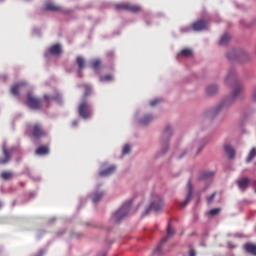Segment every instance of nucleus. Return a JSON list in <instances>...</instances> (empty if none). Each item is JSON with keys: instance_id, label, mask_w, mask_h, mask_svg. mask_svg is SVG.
Wrapping results in <instances>:
<instances>
[{"instance_id": "nucleus-5", "label": "nucleus", "mask_w": 256, "mask_h": 256, "mask_svg": "<svg viewBox=\"0 0 256 256\" xmlns=\"http://www.w3.org/2000/svg\"><path fill=\"white\" fill-rule=\"evenodd\" d=\"M115 9L117 11H127L130 13H140L142 11L141 6L139 5H134L131 3H121V4H117L115 5Z\"/></svg>"}, {"instance_id": "nucleus-35", "label": "nucleus", "mask_w": 256, "mask_h": 256, "mask_svg": "<svg viewBox=\"0 0 256 256\" xmlns=\"http://www.w3.org/2000/svg\"><path fill=\"white\" fill-rule=\"evenodd\" d=\"M130 152H131V146L129 144H125L122 149V154L127 155V154H130Z\"/></svg>"}, {"instance_id": "nucleus-3", "label": "nucleus", "mask_w": 256, "mask_h": 256, "mask_svg": "<svg viewBox=\"0 0 256 256\" xmlns=\"http://www.w3.org/2000/svg\"><path fill=\"white\" fill-rule=\"evenodd\" d=\"M25 134L34 139L44 138L47 133L40 122H35L33 124H28L25 129Z\"/></svg>"}, {"instance_id": "nucleus-36", "label": "nucleus", "mask_w": 256, "mask_h": 256, "mask_svg": "<svg viewBox=\"0 0 256 256\" xmlns=\"http://www.w3.org/2000/svg\"><path fill=\"white\" fill-rule=\"evenodd\" d=\"M162 102L161 99L157 98V99H154L150 102V106L151 107H156L158 104H160Z\"/></svg>"}, {"instance_id": "nucleus-32", "label": "nucleus", "mask_w": 256, "mask_h": 256, "mask_svg": "<svg viewBox=\"0 0 256 256\" xmlns=\"http://www.w3.org/2000/svg\"><path fill=\"white\" fill-rule=\"evenodd\" d=\"M112 80H113L112 74H106V75L100 77L101 82H110Z\"/></svg>"}, {"instance_id": "nucleus-19", "label": "nucleus", "mask_w": 256, "mask_h": 256, "mask_svg": "<svg viewBox=\"0 0 256 256\" xmlns=\"http://www.w3.org/2000/svg\"><path fill=\"white\" fill-rule=\"evenodd\" d=\"M3 156H4L3 158H0V165L7 164L11 159V153L5 147H3Z\"/></svg>"}, {"instance_id": "nucleus-40", "label": "nucleus", "mask_w": 256, "mask_h": 256, "mask_svg": "<svg viewBox=\"0 0 256 256\" xmlns=\"http://www.w3.org/2000/svg\"><path fill=\"white\" fill-rule=\"evenodd\" d=\"M72 125H73V126H77V125H78V121H73V122H72Z\"/></svg>"}, {"instance_id": "nucleus-14", "label": "nucleus", "mask_w": 256, "mask_h": 256, "mask_svg": "<svg viewBox=\"0 0 256 256\" xmlns=\"http://www.w3.org/2000/svg\"><path fill=\"white\" fill-rule=\"evenodd\" d=\"M224 150L229 159H234L236 157V150L231 144H225Z\"/></svg>"}, {"instance_id": "nucleus-29", "label": "nucleus", "mask_w": 256, "mask_h": 256, "mask_svg": "<svg viewBox=\"0 0 256 256\" xmlns=\"http://www.w3.org/2000/svg\"><path fill=\"white\" fill-rule=\"evenodd\" d=\"M255 157H256V147H253L249 152L248 156L246 157V162L250 163L251 161H253V159H255Z\"/></svg>"}, {"instance_id": "nucleus-27", "label": "nucleus", "mask_w": 256, "mask_h": 256, "mask_svg": "<svg viewBox=\"0 0 256 256\" xmlns=\"http://www.w3.org/2000/svg\"><path fill=\"white\" fill-rule=\"evenodd\" d=\"M218 92V86L217 85H210L206 88V93L209 96L215 95Z\"/></svg>"}, {"instance_id": "nucleus-4", "label": "nucleus", "mask_w": 256, "mask_h": 256, "mask_svg": "<svg viewBox=\"0 0 256 256\" xmlns=\"http://www.w3.org/2000/svg\"><path fill=\"white\" fill-rule=\"evenodd\" d=\"M132 205V201L124 203L113 215V219L116 223H119L122 219H124L130 211Z\"/></svg>"}, {"instance_id": "nucleus-38", "label": "nucleus", "mask_w": 256, "mask_h": 256, "mask_svg": "<svg viewBox=\"0 0 256 256\" xmlns=\"http://www.w3.org/2000/svg\"><path fill=\"white\" fill-rule=\"evenodd\" d=\"M189 256H197V252L194 248H191L189 251Z\"/></svg>"}, {"instance_id": "nucleus-22", "label": "nucleus", "mask_w": 256, "mask_h": 256, "mask_svg": "<svg viewBox=\"0 0 256 256\" xmlns=\"http://www.w3.org/2000/svg\"><path fill=\"white\" fill-rule=\"evenodd\" d=\"M173 134L172 127L170 125H167L166 128L163 131L162 139L164 141H167Z\"/></svg>"}, {"instance_id": "nucleus-23", "label": "nucleus", "mask_w": 256, "mask_h": 256, "mask_svg": "<svg viewBox=\"0 0 256 256\" xmlns=\"http://www.w3.org/2000/svg\"><path fill=\"white\" fill-rule=\"evenodd\" d=\"M102 65V61L100 59H94L90 62V66L94 71H98Z\"/></svg>"}, {"instance_id": "nucleus-11", "label": "nucleus", "mask_w": 256, "mask_h": 256, "mask_svg": "<svg viewBox=\"0 0 256 256\" xmlns=\"http://www.w3.org/2000/svg\"><path fill=\"white\" fill-rule=\"evenodd\" d=\"M237 185L241 191H246L251 185V179L249 177H243L237 181Z\"/></svg>"}, {"instance_id": "nucleus-2", "label": "nucleus", "mask_w": 256, "mask_h": 256, "mask_svg": "<svg viewBox=\"0 0 256 256\" xmlns=\"http://www.w3.org/2000/svg\"><path fill=\"white\" fill-rule=\"evenodd\" d=\"M229 80H233V84L232 93L227 100L229 102H233L244 94V85L242 82L235 79V72H229V74L227 75V81Z\"/></svg>"}, {"instance_id": "nucleus-41", "label": "nucleus", "mask_w": 256, "mask_h": 256, "mask_svg": "<svg viewBox=\"0 0 256 256\" xmlns=\"http://www.w3.org/2000/svg\"><path fill=\"white\" fill-rule=\"evenodd\" d=\"M2 207V203L0 202V208Z\"/></svg>"}, {"instance_id": "nucleus-10", "label": "nucleus", "mask_w": 256, "mask_h": 256, "mask_svg": "<svg viewBox=\"0 0 256 256\" xmlns=\"http://www.w3.org/2000/svg\"><path fill=\"white\" fill-rule=\"evenodd\" d=\"M209 23L208 21L204 20V19H200L198 21H195L192 24V29L195 32H202L208 29Z\"/></svg>"}, {"instance_id": "nucleus-13", "label": "nucleus", "mask_w": 256, "mask_h": 256, "mask_svg": "<svg viewBox=\"0 0 256 256\" xmlns=\"http://www.w3.org/2000/svg\"><path fill=\"white\" fill-rule=\"evenodd\" d=\"M44 11H48V12H63V8L52 3V2H48L45 5Z\"/></svg>"}, {"instance_id": "nucleus-33", "label": "nucleus", "mask_w": 256, "mask_h": 256, "mask_svg": "<svg viewBox=\"0 0 256 256\" xmlns=\"http://www.w3.org/2000/svg\"><path fill=\"white\" fill-rule=\"evenodd\" d=\"M216 196H217V192H213L210 196H208L206 198L207 204L211 205L214 202Z\"/></svg>"}, {"instance_id": "nucleus-9", "label": "nucleus", "mask_w": 256, "mask_h": 256, "mask_svg": "<svg viewBox=\"0 0 256 256\" xmlns=\"http://www.w3.org/2000/svg\"><path fill=\"white\" fill-rule=\"evenodd\" d=\"M187 190H188V193L186 195L185 200L180 203L181 208H185L189 204V202L192 200V197L194 194V186L192 185L191 181H188L187 183Z\"/></svg>"}, {"instance_id": "nucleus-1", "label": "nucleus", "mask_w": 256, "mask_h": 256, "mask_svg": "<svg viewBox=\"0 0 256 256\" xmlns=\"http://www.w3.org/2000/svg\"><path fill=\"white\" fill-rule=\"evenodd\" d=\"M92 93V88L88 85L85 86V92H84V98L81 100V102L78 105V114L79 117L88 120L92 117L93 112L91 109V105L87 101V97L90 96Z\"/></svg>"}, {"instance_id": "nucleus-34", "label": "nucleus", "mask_w": 256, "mask_h": 256, "mask_svg": "<svg viewBox=\"0 0 256 256\" xmlns=\"http://www.w3.org/2000/svg\"><path fill=\"white\" fill-rule=\"evenodd\" d=\"M221 212V208H213L209 211V216H217Z\"/></svg>"}, {"instance_id": "nucleus-39", "label": "nucleus", "mask_w": 256, "mask_h": 256, "mask_svg": "<svg viewBox=\"0 0 256 256\" xmlns=\"http://www.w3.org/2000/svg\"><path fill=\"white\" fill-rule=\"evenodd\" d=\"M168 149H169L168 144H164V146L162 147L163 154H165L168 151Z\"/></svg>"}, {"instance_id": "nucleus-12", "label": "nucleus", "mask_w": 256, "mask_h": 256, "mask_svg": "<svg viewBox=\"0 0 256 256\" xmlns=\"http://www.w3.org/2000/svg\"><path fill=\"white\" fill-rule=\"evenodd\" d=\"M246 253L256 256V243L246 242L243 246Z\"/></svg>"}, {"instance_id": "nucleus-28", "label": "nucleus", "mask_w": 256, "mask_h": 256, "mask_svg": "<svg viewBox=\"0 0 256 256\" xmlns=\"http://www.w3.org/2000/svg\"><path fill=\"white\" fill-rule=\"evenodd\" d=\"M180 55L185 58H190L193 56V50L189 49V48H184V49H182Z\"/></svg>"}, {"instance_id": "nucleus-20", "label": "nucleus", "mask_w": 256, "mask_h": 256, "mask_svg": "<svg viewBox=\"0 0 256 256\" xmlns=\"http://www.w3.org/2000/svg\"><path fill=\"white\" fill-rule=\"evenodd\" d=\"M116 171V166L115 165H112L102 171L99 172V175L101 177H107V176H110L112 175L114 172Z\"/></svg>"}, {"instance_id": "nucleus-24", "label": "nucleus", "mask_w": 256, "mask_h": 256, "mask_svg": "<svg viewBox=\"0 0 256 256\" xmlns=\"http://www.w3.org/2000/svg\"><path fill=\"white\" fill-rule=\"evenodd\" d=\"M152 121H153V116L151 114H147V115H144L143 118L140 120V124L147 126Z\"/></svg>"}, {"instance_id": "nucleus-15", "label": "nucleus", "mask_w": 256, "mask_h": 256, "mask_svg": "<svg viewBox=\"0 0 256 256\" xmlns=\"http://www.w3.org/2000/svg\"><path fill=\"white\" fill-rule=\"evenodd\" d=\"M26 86V83L25 82H20V83H17V84H14L11 89H10V92L13 96H19L20 94V89L22 87H25Z\"/></svg>"}, {"instance_id": "nucleus-18", "label": "nucleus", "mask_w": 256, "mask_h": 256, "mask_svg": "<svg viewBox=\"0 0 256 256\" xmlns=\"http://www.w3.org/2000/svg\"><path fill=\"white\" fill-rule=\"evenodd\" d=\"M214 176H215V173L213 171H202L199 175V180L200 181L212 180Z\"/></svg>"}, {"instance_id": "nucleus-6", "label": "nucleus", "mask_w": 256, "mask_h": 256, "mask_svg": "<svg viewBox=\"0 0 256 256\" xmlns=\"http://www.w3.org/2000/svg\"><path fill=\"white\" fill-rule=\"evenodd\" d=\"M26 105L32 110H40L42 108V101L29 92L27 94Z\"/></svg>"}, {"instance_id": "nucleus-17", "label": "nucleus", "mask_w": 256, "mask_h": 256, "mask_svg": "<svg viewBox=\"0 0 256 256\" xmlns=\"http://www.w3.org/2000/svg\"><path fill=\"white\" fill-rule=\"evenodd\" d=\"M49 153H50V148L47 145L39 146L35 150V154L38 155V156H45V155H48Z\"/></svg>"}, {"instance_id": "nucleus-37", "label": "nucleus", "mask_w": 256, "mask_h": 256, "mask_svg": "<svg viewBox=\"0 0 256 256\" xmlns=\"http://www.w3.org/2000/svg\"><path fill=\"white\" fill-rule=\"evenodd\" d=\"M43 99L46 100V101H51V100H57V97L49 96V95H44Z\"/></svg>"}, {"instance_id": "nucleus-7", "label": "nucleus", "mask_w": 256, "mask_h": 256, "mask_svg": "<svg viewBox=\"0 0 256 256\" xmlns=\"http://www.w3.org/2000/svg\"><path fill=\"white\" fill-rule=\"evenodd\" d=\"M173 235H175V229L170 224H168L167 235L161 239L160 244L155 248L154 252L155 253L162 252V249H163L162 244L166 243L169 240V238Z\"/></svg>"}, {"instance_id": "nucleus-31", "label": "nucleus", "mask_w": 256, "mask_h": 256, "mask_svg": "<svg viewBox=\"0 0 256 256\" xmlns=\"http://www.w3.org/2000/svg\"><path fill=\"white\" fill-rule=\"evenodd\" d=\"M238 57V52L237 50H231L230 52H228L227 54V58L229 61H234L236 60Z\"/></svg>"}, {"instance_id": "nucleus-26", "label": "nucleus", "mask_w": 256, "mask_h": 256, "mask_svg": "<svg viewBox=\"0 0 256 256\" xmlns=\"http://www.w3.org/2000/svg\"><path fill=\"white\" fill-rule=\"evenodd\" d=\"M14 177V173L12 171H3L1 172V178L5 181L11 180Z\"/></svg>"}, {"instance_id": "nucleus-21", "label": "nucleus", "mask_w": 256, "mask_h": 256, "mask_svg": "<svg viewBox=\"0 0 256 256\" xmlns=\"http://www.w3.org/2000/svg\"><path fill=\"white\" fill-rule=\"evenodd\" d=\"M76 64L79 69V76H81V72L85 68L86 61L82 56H78L76 57Z\"/></svg>"}, {"instance_id": "nucleus-30", "label": "nucleus", "mask_w": 256, "mask_h": 256, "mask_svg": "<svg viewBox=\"0 0 256 256\" xmlns=\"http://www.w3.org/2000/svg\"><path fill=\"white\" fill-rule=\"evenodd\" d=\"M104 196V192H95L92 197L93 203H98Z\"/></svg>"}, {"instance_id": "nucleus-8", "label": "nucleus", "mask_w": 256, "mask_h": 256, "mask_svg": "<svg viewBox=\"0 0 256 256\" xmlns=\"http://www.w3.org/2000/svg\"><path fill=\"white\" fill-rule=\"evenodd\" d=\"M163 206H164V200L163 199H159L156 202H152L150 204V207H147L145 209V215H149L151 210H153L155 213H159L160 211H162Z\"/></svg>"}, {"instance_id": "nucleus-25", "label": "nucleus", "mask_w": 256, "mask_h": 256, "mask_svg": "<svg viewBox=\"0 0 256 256\" xmlns=\"http://www.w3.org/2000/svg\"><path fill=\"white\" fill-rule=\"evenodd\" d=\"M230 41H231V36L229 34H224L219 41V45L226 46L229 44Z\"/></svg>"}, {"instance_id": "nucleus-16", "label": "nucleus", "mask_w": 256, "mask_h": 256, "mask_svg": "<svg viewBox=\"0 0 256 256\" xmlns=\"http://www.w3.org/2000/svg\"><path fill=\"white\" fill-rule=\"evenodd\" d=\"M62 53V47L60 44H54L49 48V54L52 56H59Z\"/></svg>"}]
</instances>
